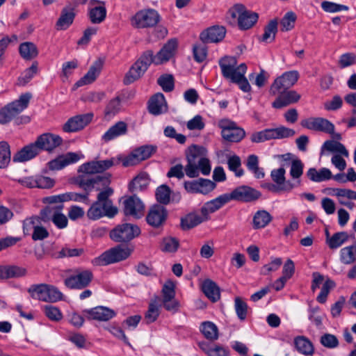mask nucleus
I'll list each match as a JSON object with an SVG mask.
<instances>
[{
	"label": "nucleus",
	"instance_id": "nucleus-1",
	"mask_svg": "<svg viewBox=\"0 0 356 356\" xmlns=\"http://www.w3.org/2000/svg\"><path fill=\"white\" fill-rule=\"evenodd\" d=\"M110 183V180L106 177H90L88 175H79L76 184L81 188L83 193L67 192L63 193L64 201L88 202L90 193L93 190L100 191Z\"/></svg>",
	"mask_w": 356,
	"mask_h": 356
},
{
	"label": "nucleus",
	"instance_id": "nucleus-2",
	"mask_svg": "<svg viewBox=\"0 0 356 356\" xmlns=\"http://www.w3.org/2000/svg\"><path fill=\"white\" fill-rule=\"evenodd\" d=\"M219 65L225 78L237 83L243 92L250 91V85L244 76L247 70L245 64L236 67V59L234 57L225 56L219 60Z\"/></svg>",
	"mask_w": 356,
	"mask_h": 356
},
{
	"label": "nucleus",
	"instance_id": "nucleus-3",
	"mask_svg": "<svg viewBox=\"0 0 356 356\" xmlns=\"http://www.w3.org/2000/svg\"><path fill=\"white\" fill-rule=\"evenodd\" d=\"M113 193V190L108 185L100 190L97 200L92 203L87 211V216L90 220H98L103 216L113 218L118 213L117 207L113 205L109 197Z\"/></svg>",
	"mask_w": 356,
	"mask_h": 356
},
{
	"label": "nucleus",
	"instance_id": "nucleus-4",
	"mask_svg": "<svg viewBox=\"0 0 356 356\" xmlns=\"http://www.w3.org/2000/svg\"><path fill=\"white\" fill-rule=\"evenodd\" d=\"M152 60L153 52L151 51L145 52L126 73L123 80L124 83L129 85L140 79L152 63Z\"/></svg>",
	"mask_w": 356,
	"mask_h": 356
},
{
	"label": "nucleus",
	"instance_id": "nucleus-5",
	"mask_svg": "<svg viewBox=\"0 0 356 356\" xmlns=\"http://www.w3.org/2000/svg\"><path fill=\"white\" fill-rule=\"evenodd\" d=\"M28 291L33 298L44 302H55L63 298L62 293L57 288L46 284L32 285Z\"/></svg>",
	"mask_w": 356,
	"mask_h": 356
},
{
	"label": "nucleus",
	"instance_id": "nucleus-6",
	"mask_svg": "<svg viewBox=\"0 0 356 356\" xmlns=\"http://www.w3.org/2000/svg\"><path fill=\"white\" fill-rule=\"evenodd\" d=\"M131 252V250L129 248L117 245L95 258L92 264L96 266H106L119 262L128 258Z\"/></svg>",
	"mask_w": 356,
	"mask_h": 356
},
{
	"label": "nucleus",
	"instance_id": "nucleus-7",
	"mask_svg": "<svg viewBox=\"0 0 356 356\" xmlns=\"http://www.w3.org/2000/svg\"><path fill=\"white\" fill-rule=\"evenodd\" d=\"M233 18H238V24L241 29L247 30L252 27L257 22V13L248 10L243 4L234 5L229 11Z\"/></svg>",
	"mask_w": 356,
	"mask_h": 356
},
{
	"label": "nucleus",
	"instance_id": "nucleus-8",
	"mask_svg": "<svg viewBox=\"0 0 356 356\" xmlns=\"http://www.w3.org/2000/svg\"><path fill=\"white\" fill-rule=\"evenodd\" d=\"M140 234V229L136 225L124 223L116 226L110 232L111 238L118 243L131 241Z\"/></svg>",
	"mask_w": 356,
	"mask_h": 356
},
{
	"label": "nucleus",
	"instance_id": "nucleus-9",
	"mask_svg": "<svg viewBox=\"0 0 356 356\" xmlns=\"http://www.w3.org/2000/svg\"><path fill=\"white\" fill-rule=\"evenodd\" d=\"M222 138L230 143H238L245 136L243 129L238 127L234 122L222 119L218 122Z\"/></svg>",
	"mask_w": 356,
	"mask_h": 356
},
{
	"label": "nucleus",
	"instance_id": "nucleus-10",
	"mask_svg": "<svg viewBox=\"0 0 356 356\" xmlns=\"http://www.w3.org/2000/svg\"><path fill=\"white\" fill-rule=\"evenodd\" d=\"M160 19L161 16L156 10L144 9L136 13L131 19V23L136 28L143 29L156 26Z\"/></svg>",
	"mask_w": 356,
	"mask_h": 356
},
{
	"label": "nucleus",
	"instance_id": "nucleus-11",
	"mask_svg": "<svg viewBox=\"0 0 356 356\" xmlns=\"http://www.w3.org/2000/svg\"><path fill=\"white\" fill-rule=\"evenodd\" d=\"M299 74L297 71H289L277 78L270 88V93L276 95L277 93L289 90L298 81Z\"/></svg>",
	"mask_w": 356,
	"mask_h": 356
},
{
	"label": "nucleus",
	"instance_id": "nucleus-12",
	"mask_svg": "<svg viewBox=\"0 0 356 356\" xmlns=\"http://www.w3.org/2000/svg\"><path fill=\"white\" fill-rule=\"evenodd\" d=\"M261 195V194L259 191L248 186L236 187L230 193H228L229 200H236L243 202L256 201Z\"/></svg>",
	"mask_w": 356,
	"mask_h": 356
},
{
	"label": "nucleus",
	"instance_id": "nucleus-13",
	"mask_svg": "<svg viewBox=\"0 0 356 356\" xmlns=\"http://www.w3.org/2000/svg\"><path fill=\"white\" fill-rule=\"evenodd\" d=\"M31 229H33L32 239L33 241L43 240L49 236L48 231L42 226L40 218L38 216H33L24 220V232L27 234Z\"/></svg>",
	"mask_w": 356,
	"mask_h": 356
},
{
	"label": "nucleus",
	"instance_id": "nucleus-14",
	"mask_svg": "<svg viewBox=\"0 0 356 356\" xmlns=\"http://www.w3.org/2000/svg\"><path fill=\"white\" fill-rule=\"evenodd\" d=\"M168 211L161 204H154L149 210L146 220L154 228H160L165 224L168 218Z\"/></svg>",
	"mask_w": 356,
	"mask_h": 356
},
{
	"label": "nucleus",
	"instance_id": "nucleus-15",
	"mask_svg": "<svg viewBox=\"0 0 356 356\" xmlns=\"http://www.w3.org/2000/svg\"><path fill=\"white\" fill-rule=\"evenodd\" d=\"M92 278V273L89 270H85L66 278L64 283L69 289H82L90 284Z\"/></svg>",
	"mask_w": 356,
	"mask_h": 356
},
{
	"label": "nucleus",
	"instance_id": "nucleus-16",
	"mask_svg": "<svg viewBox=\"0 0 356 356\" xmlns=\"http://www.w3.org/2000/svg\"><path fill=\"white\" fill-rule=\"evenodd\" d=\"M123 212L125 216L140 218L144 213L145 205L136 195L127 197L122 202Z\"/></svg>",
	"mask_w": 356,
	"mask_h": 356
},
{
	"label": "nucleus",
	"instance_id": "nucleus-17",
	"mask_svg": "<svg viewBox=\"0 0 356 356\" xmlns=\"http://www.w3.org/2000/svg\"><path fill=\"white\" fill-rule=\"evenodd\" d=\"M156 147L153 145H144L136 149L125 160L123 161L124 166L134 165L139 162L147 159L155 152Z\"/></svg>",
	"mask_w": 356,
	"mask_h": 356
},
{
	"label": "nucleus",
	"instance_id": "nucleus-18",
	"mask_svg": "<svg viewBox=\"0 0 356 356\" xmlns=\"http://www.w3.org/2000/svg\"><path fill=\"white\" fill-rule=\"evenodd\" d=\"M301 125L308 129L332 134L334 126L329 120L322 118H309L301 121Z\"/></svg>",
	"mask_w": 356,
	"mask_h": 356
},
{
	"label": "nucleus",
	"instance_id": "nucleus-19",
	"mask_svg": "<svg viewBox=\"0 0 356 356\" xmlns=\"http://www.w3.org/2000/svg\"><path fill=\"white\" fill-rule=\"evenodd\" d=\"M63 139L58 135L50 133H45L39 136L35 143L40 152L41 151L51 152L61 145Z\"/></svg>",
	"mask_w": 356,
	"mask_h": 356
},
{
	"label": "nucleus",
	"instance_id": "nucleus-20",
	"mask_svg": "<svg viewBox=\"0 0 356 356\" xmlns=\"http://www.w3.org/2000/svg\"><path fill=\"white\" fill-rule=\"evenodd\" d=\"M106 8L104 1L90 0L88 4V17L92 24H101L106 17Z\"/></svg>",
	"mask_w": 356,
	"mask_h": 356
},
{
	"label": "nucleus",
	"instance_id": "nucleus-21",
	"mask_svg": "<svg viewBox=\"0 0 356 356\" xmlns=\"http://www.w3.org/2000/svg\"><path fill=\"white\" fill-rule=\"evenodd\" d=\"M92 113L77 115L70 118L63 125V129L65 132H76L83 129L92 119Z\"/></svg>",
	"mask_w": 356,
	"mask_h": 356
},
{
	"label": "nucleus",
	"instance_id": "nucleus-22",
	"mask_svg": "<svg viewBox=\"0 0 356 356\" xmlns=\"http://www.w3.org/2000/svg\"><path fill=\"white\" fill-rule=\"evenodd\" d=\"M278 97L272 103L275 109H282L284 107L296 103L300 99V95L295 90H285L277 93Z\"/></svg>",
	"mask_w": 356,
	"mask_h": 356
},
{
	"label": "nucleus",
	"instance_id": "nucleus-23",
	"mask_svg": "<svg viewBox=\"0 0 356 356\" xmlns=\"http://www.w3.org/2000/svg\"><path fill=\"white\" fill-rule=\"evenodd\" d=\"M83 313L87 314L86 317L88 320H97L99 321H107L115 315L113 310L102 306L85 309L83 310Z\"/></svg>",
	"mask_w": 356,
	"mask_h": 356
},
{
	"label": "nucleus",
	"instance_id": "nucleus-24",
	"mask_svg": "<svg viewBox=\"0 0 356 356\" xmlns=\"http://www.w3.org/2000/svg\"><path fill=\"white\" fill-rule=\"evenodd\" d=\"M225 33L224 26H213L202 31L200 38L204 43L218 42L225 38Z\"/></svg>",
	"mask_w": 356,
	"mask_h": 356
},
{
	"label": "nucleus",
	"instance_id": "nucleus-25",
	"mask_svg": "<svg viewBox=\"0 0 356 356\" xmlns=\"http://www.w3.org/2000/svg\"><path fill=\"white\" fill-rule=\"evenodd\" d=\"M177 46V40H170L156 56L153 55L152 63L156 65H159L163 62L168 61L174 55Z\"/></svg>",
	"mask_w": 356,
	"mask_h": 356
},
{
	"label": "nucleus",
	"instance_id": "nucleus-26",
	"mask_svg": "<svg viewBox=\"0 0 356 356\" xmlns=\"http://www.w3.org/2000/svg\"><path fill=\"white\" fill-rule=\"evenodd\" d=\"M207 218L201 212H191L180 219V227L184 231H187L207 221Z\"/></svg>",
	"mask_w": 356,
	"mask_h": 356
},
{
	"label": "nucleus",
	"instance_id": "nucleus-27",
	"mask_svg": "<svg viewBox=\"0 0 356 356\" xmlns=\"http://www.w3.org/2000/svg\"><path fill=\"white\" fill-rule=\"evenodd\" d=\"M229 201L228 193L221 195L207 202L204 207L201 208V213L205 216L208 220L210 213L216 211Z\"/></svg>",
	"mask_w": 356,
	"mask_h": 356
},
{
	"label": "nucleus",
	"instance_id": "nucleus-28",
	"mask_svg": "<svg viewBox=\"0 0 356 356\" xmlns=\"http://www.w3.org/2000/svg\"><path fill=\"white\" fill-rule=\"evenodd\" d=\"M103 66V62L100 59L97 60L90 67L88 72L79 79L75 84L76 87L92 83L99 76Z\"/></svg>",
	"mask_w": 356,
	"mask_h": 356
},
{
	"label": "nucleus",
	"instance_id": "nucleus-29",
	"mask_svg": "<svg viewBox=\"0 0 356 356\" xmlns=\"http://www.w3.org/2000/svg\"><path fill=\"white\" fill-rule=\"evenodd\" d=\"M79 159L77 154L74 152L67 153L65 155L58 156L54 160L49 162V168L52 170H58L65 168V166L76 163Z\"/></svg>",
	"mask_w": 356,
	"mask_h": 356
},
{
	"label": "nucleus",
	"instance_id": "nucleus-30",
	"mask_svg": "<svg viewBox=\"0 0 356 356\" xmlns=\"http://www.w3.org/2000/svg\"><path fill=\"white\" fill-rule=\"evenodd\" d=\"M40 154L35 142L24 146L13 156L14 162L28 161Z\"/></svg>",
	"mask_w": 356,
	"mask_h": 356
},
{
	"label": "nucleus",
	"instance_id": "nucleus-31",
	"mask_svg": "<svg viewBox=\"0 0 356 356\" xmlns=\"http://www.w3.org/2000/svg\"><path fill=\"white\" fill-rule=\"evenodd\" d=\"M127 131V124L122 121H120L108 129V130L102 136V140L105 143H107L118 136L124 135Z\"/></svg>",
	"mask_w": 356,
	"mask_h": 356
},
{
	"label": "nucleus",
	"instance_id": "nucleus-32",
	"mask_svg": "<svg viewBox=\"0 0 356 356\" xmlns=\"http://www.w3.org/2000/svg\"><path fill=\"white\" fill-rule=\"evenodd\" d=\"M294 346L296 350L306 356H312L314 353L312 343L304 336H298L294 339Z\"/></svg>",
	"mask_w": 356,
	"mask_h": 356
},
{
	"label": "nucleus",
	"instance_id": "nucleus-33",
	"mask_svg": "<svg viewBox=\"0 0 356 356\" xmlns=\"http://www.w3.org/2000/svg\"><path fill=\"white\" fill-rule=\"evenodd\" d=\"M74 17L75 13L72 8H63L56 24V29L66 30L73 23Z\"/></svg>",
	"mask_w": 356,
	"mask_h": 356
},
{
	"label": "nucleus",
	"instance_id": "nucleus-34",
	"mask_svg": "<svg viewBox=\"0 0 356 356\" xmlns=\"http://www.w3.org/2000/svg\"><path fill=\"white\" fill-rule=\"evenodd\" d=\"M273 220V216L266 210L257 211L252 219V227L254 229L266 227Z\"/></svg>",
	"mask_w": 356,
	"mask_h": 356
},
{
	"label": "nucleus",
	"instance_id": "nucleus-35",
	"mask_svg": "<svg viewBox=\"0 0 356 356\" xmlns=\"http://www.w3.org/2000/svg\"><path fill=\"white\" fill-rule=\"evenodd\" d=\"M149 111H166L168 109L164 95L158 92L154 95L148 102Z\"/></svg>",
	"mask_w": 356,
	"mask_h": 356
},
{
	"label": "nucleus",
	"instance_id": "nucleus-36",
	"mask_svg": "<svg viewBox=\"0 0 356 356\" xmlns=\"http://www.w3.org/2000/svg\"><path fill=\"white\" fill-rule=\"evenodd\" d=\"M207 149L200 145H193L188 147L186 151L188 163H198L202 158L206 157Z\"/></svg>",
	"mask_w": 356,
	"mask_h": 356
},
{
	"label": "nucleus",
	"instance_id": "nucleus-37",
	"mask_svg": "<svg viewBox=\"0 0 356 356\" xmlns=\"http://www.w3.org/2000/svg\"><path fill=\"white\" fill-rule=\"evenodd\" d=\"M31 97L29 93L23 94L17 100L8 104L1 111H22L27 108Z\"/></svg>",
	"mask_w": 356,
	"mask_h": 356
},
{
	"label": "nucleus",
	"instance_id": "nucleus-38",
	"mask_svg": "<svg viewBox=\"0 0 356 356\" xmlns=\"http://www.w3.org/2000/svg\"><path fill=\"white\" fill-rule=\"evenodd\" d=\"M202 289L205 296L212 302H216L220 299V289L211 280H206L202 284Z\"/></svg>",
	"mask_w": 356,
	"mask_h": 356
},
{
	"label": "nucleus",
	"instance_id": "nucleus-39",
	"mask_svg": "<svg viewBox=\"0 0 356 356\" xmlns=\"http://www.w3.org/2000/svg\"><path fill=\"white\" fill-rule=\"evenodd\" d=\"M307 176L312 181L321 182L331 179L332 172L325 168L320 169L319 171L314 168H311L307 172Z\"/></svg>",
	"mask_w": 356,
	"mask_h": 356
},
{
	"label": "nucleus",
	"instance_id": "nucleus-40",
	"mask_svg": "<svg viewBox=\"0 0 356 356\" xmlns=\"http://www.w3.org/2000/svg\"><path fill=\"white\" fill-rule=\"evenodd\" d=\"M19 51L21 56L24 59L28 60L35 58L38 54L37 47L35 44L31 42H25L22 43L19 45Z\"/></svg>",
	"mask_w": 356,
	"mask_h": 356
},
{
	"label": "nucleus",
	"instance_id": "nucleus-41",
	"mask_svg": "<svg viewBox=\"0 0 356 356\" xmlns=\"http://www.w3.org/2000/svg\"><path fill=\"white\" fill-rule=\"evenodd\" d=\"M200 331L204 337L210 341H213L218 338V329L212 322H203L200 326Z\"/></svg>",
	"mask_w": 356,
	"mask_h": 356
},
{
	"label": "nucleus",
	"instance_id": "nucleus-42",
	"mask_svg": "<svg viewBox=\"0 0 356 356\" xmlns=\"http://www.w3.org/2000/svg\"><path fill=\"white\" fill-rule=\"evenodd\" d=\"M340 259L344 264H351L356 261V243L340 250Z\"/></svg>",
	"mask_w": 356,
	"mask_h": 356
},
{
	"label": "nucleus",
	"instance_id": "nucleus-43",
	"mask_svg": "<svg viewBox=\"0 0 356 356\" xmlns=\"http://www.w3.org/2000/svg\"><path fill=\"white\" fill-rule=\"evenodd\" d=\"M277 20L276 19L270 20L264 27V33L262 35L261 40L269 43L274 41L276 33L277 32Z\"/></svg>",
	"mask_w": 356,
	"mask_h": 356
},
{
	"label": "nucleus",
	"instance_id": "nucleus-44",
	"mask_svg": "<svg viewBox=\"0 0 356 356\" xmlns=\"http://www.w3.org/2000/svg\"><path fill=\"white\" fill-rule=\"evenodd\" d=\"M303 168L304 164L301 160L296 159L291 161L290 176L292 179H297L294 183L296 185V187L300 185V181L299 179L303 174Z\"/></svg>",
	"mask_w": 356,
	"mask_h": 356
},
{
	"label": "nucleus",
	"instance_id": "nucleus-45",
	"mask_svg": "<svg viewBox=\"0 0 356 356\" xmlns=\"http://www.w3.org/2000/svg\"><path fill=\"white\" fill-rule=\"evenodd\" d=\"M348 234L346 232H337L332 237L326 239L330 248L336 249L340 247L348 239Z\"/></svg>",
	"mask_w": 356,
	"mask_h": 356
},
{
	"label": "nucleus",
	"instance_id": "nucleus-46",
	"mask_svg": "<svg viewBox=\"0 0 356 356\" xmlns=\"http://www.w3.org/2000/svg\"><path fill=\"white\" fill-rule=\"evenodd\" d=\"M171 190L167 185H161L156 188V199L160 204L166 205L170 201Z\"/></svg>",
	"mask_w": 356,
	"mask_h": 356
},
{
	"label": "nucleus",
	"instance_id": "nucleus-47",
	"mask_svg": "<svg viewBox=\"0 0 356 356\" xmlns=\"http://www.w3.org/2000/svg\"><path fill=\"white\" fill-rule=\"evenodd\" d=\"M323 147L332 152H338L341 155L348 157L349 154L346 147L341 143L336 140H327L323 144Z\"/></svg>",
	"mask_w": 356,
	"mask_h": 356
},
{
	"label": "nucleus",
	"instance_id": "nucleus-48",
	"mask_svg": "<svg viewBox=\"0 0 356 356\" xmlns=\"http://www.w3.org/2000/svg\"><path fill=\"white\" fill-rule=\"evenodd\" d=\"M179 246V241L175 237H165L163 239L161 249L165 252H175Z\"/></svg>",
	"mask_w": 356,
	"mask_h": 356
},
{
	"label": "nucleus",
	"instance_id": "nucleus-49",
	"mask_svg": "<svg viewBox=\"0 0 356 356\" xmlns=\"http://www.w3.org/2000/svg\"><path fill=\"white\" fill-rule=\"evenodd\" d=\"M285 173L286 170L283 167L273 170L270 172L273 181L279 186H282V187L285 186L288 183H292L289 180H286Z\"/></svg>",
	"mask_w": 356,
	"mask_h": 356
},
{
	"label": "nucleus",
	"instance_id": "nucleus-50",
	"mask_svg": "<svg viewBox=\"0 0 356 356\" xmlns=\"http://www.w3.org/2000/svg\"><path fill=\"white\" fill-rule=\"evenodd\" d=\"M10 161V146L5 141L0 142V168H6Z\"/></svg>",
	"mask_w": 356,
	"mask_h": 356
},
{
	"label": "nucleus",
	"instance_id": "nucleus-51",
	"mask_svg": "<svg viewBox=\"0 0 356 356\" xmlns=\"http://www.w3.org/2000/svg\"><path fill=\"white\" fill-rule=\"evenodd\" d=\"M26 270L24 268L17 266H5V280L10 278H18L26 275Z\"/></svg>",
	"mask_w": 356,
	"mask_h": 356
},
{
	"label": "nucleus",
	"instance_id": "nucleus-52",
	"mask_svg": "<svg viewBox=\"0 0 356 356\" xmlns=\"http://www.w3.org/2000/svg\"><path fill=\"white\" fill-rule=\"evenodd\" d=\"M159 316V303L155 299L151 301L149 305L148 310L145 314V318L147 323L154 322Z\"/></svg>",
	"mask_w": 356,
	"mask_h": 356
},
{
	"label": "nucleus",
	"instance_id": "nucleus-53",
	"mask_svg": "<svg viewBox=\"0 0 356 356\" xmlns=\"http://www.w3.org/2000/svg\"><path fill=\"white\" fill-rule=\"evenodd\" d=\"M296 185L294 183H288L284 187H282V186H279L275 183H266L263 184V187L264 188L274 193H279L281 192H290L296 187Z\"/></svg>",
	"mask_w": 356,
	"mask_h": 356
},
{
	"label": "nucleus",
	"instance_id": "nucleus-54",
	"mask_svg": "<svg viewBox=\"0 0 356 356\" xmlns=\"http://www.w3.org/2000/svg\"><path fill=\"white\" fill-rule=\"evenodd\" d=\"M296 20V14L292 11L287 12L281 20V30L282 31L291 30L294 27Z\"/></svg>",
	"mask_w": 356,
	"mask_h": 356
},
{
	"label": "nucleus",
	"instance_id": "nucleus-55",
	"mask_svg": "<svg viewBox=\"0 0 356 356\" xmlns=\"http://www.w3.org/2000/svg\"><path fill=\"white\" fill-rule=\"evenodd\" d=\"M80 171L84 173L83 175L90 177H102L101 175H94V174L99 173V167L97 161H91L83 164L80 166Z\"/></svg>",
	"mask_w": 356,
	"mask_h": 356
},
{
	"label": "nucleus",
	"instance_id": "nucleus-56",
	"mask_svg": "<svg viewBox=\"0 0 356 356\" xmlns=\"http://www.w3.org/2000/svg\"><path fill=\"white\" fill-rule=\"evenodd\" d=\"M335 283L330 279H327L323 284L321 292L316 298V300L320 303H325L327 297L331 289L334 288Z\"/></svg>",
	"mask_w": 356,
	"mask_h": 356
},
{
	"label": "nucleus",
	"instance_id": "nucleus-57",
	"mask_svg": "<svg viewBox=\"0 0 356 356\" xmlns=\"http://www.w3.org/2000/svg\"><path fill=\"white\" fill-rule=\"evenodd\" d=\"M157 83L165 92H171L175 87L174 78L171 74L161 75L157 80Z\"/></svg>",
	"mask_w": 356,
	"mask_h": 356
},
{
	"label": "nucleus",
	"instance_id": "nucleus-58",
	"mask_svg": "<svg viewBox=\"0 0 356 356\" xmlns=\"http://www.w3.org/2000/svg\"><path fill=\"white\" fill-rule=\"evenodd\" d=\"M236 313L241 321H244L247 317L248 305L240 297H236L234 300Z\"/></svg>",
	"mask_w": 356,
	"mask_h": 356
},
{
	"label": "nucleus",
	"instance_id": "nucleus-59",
	"mask_svg": "<svg viewBox=\"0 0 356 356\" xmlns=\"http://www.w3.org/2000/svg\"><path fill=\"white\" fill-rule=\"evenodd\" d=\"M272 138L280 139L291 137L295 134V131L284 127H280L275 129H270Z\"/></svg>",
	"mask_w": 356,
	"mask_h": 356
},
{
	"label": "nucleus",
	"instance_id": "nucleus-60",
	"mask_svg": "<svg viewBox=\"0 0 356 356\" xmlns=\"http://www.w3.org/2000/svg\"><path fill=\"white\" fill-rule=\"evenodd\" d=\"M272 135L270 129H266L261 131L254 132L250 136V140L252 143H259L271 140Z\"/></svg>",
	"mask_w": 356,
	"mask_h": 356
},
{
	"label": "nucleus",
	"instance_id": "nucleus-61",
	"mask_svg": "<svg viewBox=\"0 0 356 356\" xmlns=\"http://www.w3.org/2000/svg\"><path fill=\"white\" fill-rule=\"evenodd\" d=\"M38 72V62L35 61L32 63L31 66L22 73V76L19 78V81L22 84H26L37 74Z\"/></svg>",
	"mask_w": 356,
	"mask_h": 356
},
{
	"label": "nucleus",
	"instance_id": "nucleus-62",
	"mask_svg": "<svg viewBox=\"0 0 356 356\" xmlns=\"http://www.w3.org/2000/svg\"><path fill=\"white\" fill-rule=\"evenodd\" d=\"M149 184L147 176L145 174L139 175L136 177L131 182L129 187L132 190H143Z\"/></svg>",
	"mask_w": 356,
	"mask_h": 356
},
{
	"label": "nucleus",
	"instance_id": "nucleus-63",
	"mask_svg": "<svg viewBox=\"0 0 356 356\" xmlns=\"http://www.w3.org/2000/svg\"><path fill=\"white\" fill-rule=\"evenodd\" d=\"M227 164L229 169L235 172L236 177H241L243 175V170L239 169L241 165L239 156L234 155L228 159Z\"/></svg>",
	"mask_w": 356,
	"mask_h": 356
},
{
	"label": "nucleus",
	"instance_id": "nucleus-64",
	"mask_svg": "<svg viewBox=\"0 0 356 356\" xmlns=\"http://www.w3.org/2000/svg\"><path fill=\"white\" fill-rule=\"evenodd\" d=\"M339 66L343 69L356 64V55L353 53H346L340 56L339 58Z\"/></svg>",
	"mask_w": 356,
	"mask_h": 356
}]
</instances>
